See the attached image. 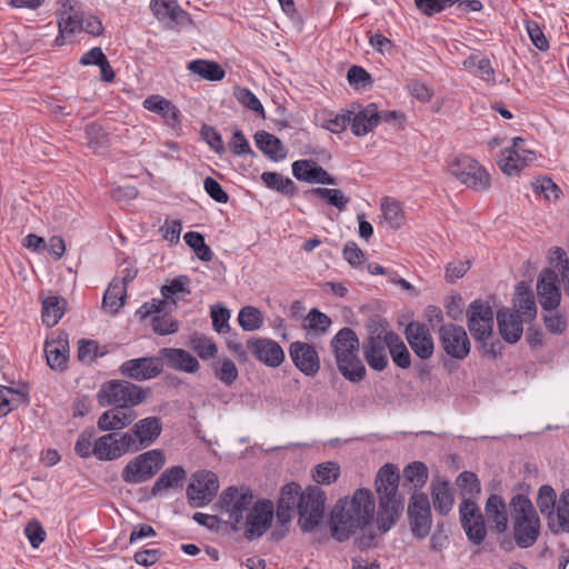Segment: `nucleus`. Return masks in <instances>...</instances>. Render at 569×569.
Wrapping results in <instances>:
<instances>
[{
    "label": "nucleus",
    "instance_id": "obj_1",
    "mask_svg": "<svg viewBox=\"0 0 569 569\" xmlns=\"http://www.w3.org/2000/svg\"><path fill=\"white\" fill-rule=\"evenodd\" d=\"M376 499L367 488H359L350 497L336 501L329 517V529L332 538L345 542L355 538L359 550L372 549L378 546L379 532L375 527Z\"/></svg>",
    "mask_w": 569,
    "mask_h": 569
},
{
    "label": "nucleus",
    "instance_id": "obj_2",
    "mask_svg": "<svg viewBox=\"0 0 569 569\" xmlns=\"http://www.w3.org/2000/svg\"><path fill=\"white\" fill-rule=\"evenodd\" d=\"M399 480L398 469L391 463L382 466L377 473L375 485L378 510L375 527L379 538L396 526L403 511V500L398 493Z\"/></svg>",
    "mask_w": 569,
    "mask_h": 569
},
{
    "label": "nucleus",
    "instance_id": "obj_3",
    "mask_svg": "<svg viewBox=\"0 0 569 569\" xmlns=\"http://www.w3.org/2000/svg\"><path fill=\"white\" fill-rule=\"evenodd\" d=\"M512 539H503L499 546L509 551L516 545L520 549L535 546L541 533V520L528 496L516 493L509 501Z\"/></svg>",
    "mask_w": 569,
    "mask_h": 569
},
{
    "label": "nucleus",
    "instance_id": "obj_4",
    "mask_svg": "<svg viewBox=\"0 0 569 569\" xmlns=\"http://www.w3.org/2000/svg\"><path fill=\"white\" fill-rule=\"evenodd\" d=\"M330 346L340 373L351 382L361 381L366 376V368L358 358L359 339L355 331L350 328L340 329Z\"/></svg>",
    "mask_w": 569,
    "mask_h": 569
},
{
    "label": "nucleus",
    "instance_id": "obj_5",
    "mask_svg": "<svg viewBox=\"0 0 569 569\" xmlns=\"http://www.w3.org/2000/svg\"><path fill=\"white\" fill-rule=\"evenodd\" d=\"M99 403L103 407L114 405L130 409L146 399L143 388L126 380H116L104 383L98 395Z\"/></svg>",
    "mask_w": 569,
    "mask_h": 569
},
{
    "label": "nucleus",
    "instance_id": "obj_6",
    "mask_svg": "<svg viewBox=\"0 0 569 569\" xmlns=\"http://www.w3.org/2000/svg\"><path fill=\"white\" fill-rule=\"evenodd\" d=\"M326 493L317 486H309L300 495L297 505L299 526L303 531H312L323 519Z\"/></svg>",
    "mask_w": 569,
    "mask_h": 569
},
{
    "label": "nucleus",
    "instance_id": "obj_7",
    "mask_svg": "<svg viewBox=\"0 0 569 569\" xmlns=\"http://www.w3.org/2000/svg\"><path fill=\"white\" fill-rule=\"evenodd\" d=\"M447 170L461 183L475 190H486L490 184V176L486 169L466 154L449 159Z\"/></svg>",
    "mask_w": 569,
    "mask_h": 569
},
{
    "label": "nucleus",
    "instance_id": "obj_8",
    "mask_svg": "<svg viewBox=\"0 0 569 569\" xmlns=\"http://www.w3.org/2000/svg\"><path fill=\"white\" fill-rule=\"evenodd\" d=\"M249 489L229 487L222 491L219 503L228 513V522L236 531L242 530V522L256 501Z\"/></svg>",
    "mask_w": 569,
    "mask_h": 569
},
{
    "label": "nucleus",
    "instance_id": "obj_9",
    "mask_svg": "<svg viewBox=\"0 0 569 569\" xmlns=\"http://www.w3.org/2000/svg\"><path fill=\"white\" fill-rule=\"evenodd\" d=\"M163 465L162 451L149 450L130 460L122 469L121 478L127 483H141L151 479Z\"/></svg>",
    "mask_w": 569,
    "mask_h": 569
},
{
    "label": "nucleus",
    "instance_id": "obj_10",
    "mask_svg": "<svg viewBox=\"0 0 569 569\" xmlns=\"http://www.w3.org/2000/svg\"><path fill=\"white\" fill-rule=\"evenodd\" d=\"M439 345L451 359L462 361L471 350V342L463 327L447 323L438 330Z\"/></svg>",
    "mask_w": 569,
    "mask_h": 569
},
{
    "label": "nucleus",
    "instance_id": "obj_11",
    "mask_svg": "<svg viewBox=\"0 0 569 569\" xmlns=\"http://www.w3.org/2000/svg\"><path fill=\"white\" fill-rule=\"evenodd\" d=\"M219 489L218 477L214 472L199 470L192 473L187 487V498L194 508H200L212 501Z\"/></svg>",
    "mask_w": 569,
    "mask_h": 569
},
{
    "label": "nucleus",
    "instance_id": "obj_12",
    "mask_svg": "<svg viewBox=\"0 0 569 569\" xmlns=\"http://www.w3.org/2000/svg\"><path fill=\"white\" fill-rule=\"evenodd\" d=\"M467 326L477 341H485L492 335L493 311L488 301L477 299L469 305Z\"/></svg>",
    "mask_w": 569,
    "mask_h": 569
},
{
    "label": "nucleus",
    "instance_id": "obj_13",
    "mask_svg": "<svg viewBox=\"0 0 569 569\" xmlns=\"http://www.w3.org/2000/svg\"><path fill=\"white\" fill-rule=\"evenodd\" d=\"M408 518L410 529L416 538L423 539L430 533L432 517L426 493L417 492L411 496L408 505Z\"/></svg>",
    "mask_w": 569,
    "mask_h": 569
},
{
    "label": "nucleus",
    "instance_id": "obj_14",
    "mask_svg": "<svg viewBox=\"0 0 569 569\" xmlns=\"http://www.w3.org/2000/svg\"><path fill=\"white\" fill-rule=\"evenodd\" d=\"M274 516V508L269 500H257L247 513L242 522L243 535L248 540H253L263 536L269 529Z\"/></svg>",
    "mask_w": 569,
    "mask_h": 569
},
{
    "label": "nucleus",
    "instance_id": "obj_15",
    "mask_svg": "<svg viewBox=\"0 0 569 569\" xmlns=\"http://www.w3.org/2000/svg\"><path fill=\"white\" fill-rule=\"evenodd\" d=\"M388 330L381 329L371 333L363 342V356L368 366L376 370L382 371L389 365L387 350L389 351Z\"/></svg>",
    "mask_w": 569,
    "mask_h": 569
},
{
    "label": "nucleus",
    "instance_id": "obj_16",
    "mask_svg": "<svg viewBox=\"0 0 569 569\" xmlns=\"http://www.w3.org/2000/svg\"><path fill=\"white\" fill-rule=\"evenodd\" d=\"M162 423L158 417H147L139 420L131 430L124 432L131 439L130 449L132 452L151 446L160 436Z\"/></svg>",
    "mask_w": 569,
    "mask_h": 569
},
{
    "label": "nucleus",
    "instance_id": "obj_17",
    "mask_svg": "<svg viewBox=\"0 0 569 569\" xmlns=\"http://www.w3.org/2000/svg\"><path fill=\"white\" fill-rule=\"evenodd\" d=\"M535 158V153L525 148L523 140L517 137L512 139V146L501 151L498 164L505 173L512 174L531 163Z\"/></svg>",
    "mask_w": 569,
    "mask_h": 569
},
{
    "label": "nucleus",
    "instance_id": "obj_18",
    "mask_svg": "<svg viewBox=\"0 0 569 569\" xmlns=\"http://www.w3.org/2000/svg\"><path fill=\"white\" fill-rule=\"evenodd\" d=\"M247 349L257 360L268 367L277 368L284 361V351L281 346L268 338H249Z\"/></svg>",
    "mask_w": 569,
    "mask_h": 569
},
{
    "label": "nucleus",
    "instance_id": "obj_19",
    "mask_svg": "<svg viewBox=\"0 0 569 569\" xmlns=\"http://www.w3.org/2000/svg\"><path fill=\"white\" fill-rule=\"evenodd\" d=\"M163 362L160 357L130 359L120 366V372L133 380L144 381L156 378L162 372Z\"/></svg>",
    "mask_w": 569,
    "mask_h": 569
},
{
    "label": "nucleus",
    "instance_id": "obj_20",
    "mask_svg": "<svg viewBox=\"0 0 569 569\" xmlns=\"http://www.w3.org/2000/svg\"><path fill=\"white\" fill-rule=\"evenodd\" d=\"M130 442V437L124 433L120 437L112 432L106 433L94 440V457L102 461L116 460L127 452H132Z\"/></svg>",
    "mask_w": 569,
    "mask_h": 569
},
{
    "label": "nucleus",
    "instance_id": "obj_21",
    "mask_svg": "<svg viewBox=\"0 0 569 569\" xmlns=\"http://www.w3.org/2000/svg\"><path fill=\"white\" fill-rule=\"evenodd\" d=\"M406 339L416 353L422 360L432 357L435 351V343L429 328L421 322H410L405 329Z\"/></svg>",
    "mask_w": 569,
    "mask_h": 569
},
{
    "label": "nucleus",
    "instance_id": "obj_22",
    "mask_svg": "<svg viewBox=\"0 0 569 569\" xmlns=\"http://www.w3.org/2000/svg\"><path fill=\"white\" fill-rule=\"evenodd\" d=\"M295 366L306 376H315L320 369V359L316 348L307 342L295 341L289 347Z\"/></svg>",
    "mask_w": 569,
    "mask_h": 569
},
{
    "label": "nucleus",
    "instance_id": "obj_23",
    "mask_svg": "<svg viewBox=\"0 0 569 569\" xmlns=\"http://www.w3.org/2000/svg\"><path fill=\"white\" fill-rule=\"evenodd\" d=\"M558 276L551 269H545L537 282V293L543 310H555L561 300L560 290L557 286Z\"/></svg>",
    "mask_w": 569,
    "mask_h": 569
},
{
    "label": "nucleus",
    "instance_id": "obj_24",
    "mask_svg": "<svg viewBox=\"0 0 569 569\" xmlns=\"http://www.w3.org/2000/svg\"><path fill=\"white\" fill-rule=\"evenodd\" d=\"M351 131L357 137H363L378 126V107L369 103L366 107L357 106L348 110Z\"/></svg>",
    "mask_w": 569,
    "mask_h": 569
},
{
    "label": "nucleus",
    "instance_id": "obj_25",
    "mask_svg": "<svg viewBox=\"0 0 569 569\" xmlns=\"http://www.w3.org/2000/svg\"><path fill=\"white\" fill-rule=\"evenodd\" d=\"M292 174L299 181L336 184V179L313 160L295 161L292 163Z\"/></svg>",
    "mask_w": 569,
    "mask_h": 569
},
{
    "label": "nucleus",
    "instance_id": "obj_26",
    "mask_svg": "<svg viewBox=\"0 0 569 569\" xmlns=\"http://www.w3.org/2000/svg\"><path fill=\"white\" fill-rule=\"evenodd\" d=\"M188 282H189V280L184 276H180V277L173 279L169 284H166L161 288V295L163 297V300L162 301L153 300L150 303H144L140 309V312H142L143 316H148V315H151V312H161L162 307L166 303H168L169 301L172 302L173 305H176L177 301H176L174 297L177 295L182 293V292H189L187 290Z\"/></svg>",
    "mask_w": 569,
    "mask_h": 569
},
{
    "label": "nucleus",
    "instance_id": "obj_27",
    "mask_svg": "<svg viewBox=\"0 0 569 569\" xmlns=\"http://www.w3.org/2000/svg\"><path fill=\"white\" fill-rule=\"evenodd\" d=\"M47 363L53 370H63L69 357V342L63 333L47 340L44 345Z\"/></svg>",
    "mask_w": 569,
    "mask_h": 569
},
{
    "label": "nucleus",
    "instance_id": "obj_28",
    "mask_svg": "<svg viewBox=\"0 0 569 569\" xmlns=\"http://www.w3.org/2000/svg\"><path fill=\"white\" fill-rule=\"evenodd\" d=\"M486 517L490 523V529L498 535H502L508 529V513L505 500L497 495H491L485 506Z\"/></svg>",
    "mask_w": 569,
    "mask_h": 569
},
{
    "label": "nucleus",
    "instance_id": "obj_29",
    "mask_svg": "<svg viewBox=\"0 0 569 569\" xmlns=\"http://www.w3.org/2000/svg\"><path fill=\"white\" fill-rule=\"evenodd\" d=\"M150 8L160 21L173 24H184L189 21L188 13L176 0H152Z\"/></svg>",
    "mask_w": 569,
    "mask_h": 569
},
{
    "label": "nucleus",
    "instance_id": "obj_30",
    "mask_svg": "<svg viewBox=\"0 0 569 569\" xmlns=\"http://www.w3.org/2000/svg\"><path fill=\"white\" fill-rule=\"evenodd\" d=\"M136 413L131 409L114 407L103 412L98 419V428L102 431L120 430L133 422Z\"/></svg>",
    "mask_w": 569,
    "mask_h": 569
},
{
    "label": "nucleus",
    "instance_id": "obj_31",
    "mask_svg": "<svg viewBox=\"0 0 569 569\" xmlns=\"http://www.w3.org/2000/svg\"><path fill=\"white\" fill-rule=\"evenodd\" d=\"M160 353L167 360L168 366L174 370L194 373L200 368L198 359L184 349L163 348Z\"/></svg>",
    "mask_w": 569,
    "mask_h": 569
},
{
    "label": "nucleus",
    "instance_id": "obj_32",
    "mask_svg": "<svg viewBox=\"0 0 569 569\" xmlns=\"http://www.w3.org/2000/svg\"><path fill=\"white\" fill-rule=\"evenodd\" d=\"M498 329L505 341L515 343L520 340L523 331V319L519 315L507 309L499 310L497 313Z\"/></svg>",
    "mask_w": 569,
    "mask_h": 569
},
{
    "label": "nucleus",
    "instance_id": "obj_33",
    "mask_svg": "<svg viewBox=\"0 0 569 569\" xmlns=\"http://www.w3.org/2000/svg\"><path fill=\"white\" fill-rule=\"evenodd\" d=\"M142 104L148 111L160 114L171 127H176L180 122L181 113L179 109L170 100L159 94L149 96Z\"/></svg>",
    "mask_w": 569,
    "mask_h": 569
},
{
    "label": "nucleus",
    "instance_id": "obj_34",
    "mask_svg": "<svg viewBox=\"0 0 569 569\" xmlns=\"http://www.w3.org/2000/svg\"><path fill=\"white\" fill-rule=\"evenodd\" d=\"M132 277L128 274L123 279H113L106 290L102 299V307L106 311L114 315L123 306L127 295V282Z\"/></svg>",
    "mask_w": 569,
    "mask_h": 569
},
{
    "label": "nucleus",
    "instance_id": "obj_35",
    "mask_svg": "<svg viewBox=\"0 0 569 569\" xmlns=\"http://www.w3.org/2000/svg\"><path fill=\"white\" fill-rule=\"evenodd\" d=\"M62 10L58 13V29L62 33L74 34L82 31V17H79L77 10L71 4V0H59Z\"/></svg>",
    "mask_w": 569,
    "mask_h": 569
},
{
    "label": "nucleus",
    "instance_id": "obj_36",
    "mask_svg": "<svg viewBox=\"0 0 569 569\" xmlns=\"http://www.w3.org/2000/svg\"><path fill=\"white\" fill-rule=\"evenodd\" d=\"M431 497L433 508L440 515H447L451 511L455 498L448 481L437 480L431 483Z\"/></svg>",
    "mask_w": 569,
    "mask_h": 569
},
{
    "label": "nucleus",
    "instance_id": "obj_37",
    "mask_svg": "<svg viewBox=\"0 0 569 569\" xmlns=\"http://www.w3.org/2000/svg\"><path fill=\"white\" fill-rule=\"evenodd\" d=\"M254 140L257 147L270 159L279 161L286 158L284 147L276 136L262 130L256 133Z\"/></svg>",
    "mask_w": 569,
    "mask_h": 569
},
{
    "label": "nucleus",
    "instance_id": "obj_38",
    "mask_svg": "<svg viewBox=\"0 0 569 569\" xmlns=\"http://www.w3.org/2000/svg\"><path fill=\"white\" fill-rule=\"evenodd\" d=\"M516 311L525 321L533 319L537 315V307L531 292L525 283H519L516 287V297L513 300Z\"/></svg>",
    "mask_w": 569,
    "mask_h": 569
},
{
    "label": "nucleus",
    "instance_id": "obj_39",
    "mask_svg": "<svg viewBox=\"0 0 569 569\" xmlns=\"http://www.w3.org/2000/svg\"><path fill=\"white\" fill-rule=\"evenodd\" d=\"M186 478V471L180 466H174L164 470L151 489L152 496H158L169 489H178L182 486Z\"/></svg>",
    "mask_w": 569,
    "mask_h": 569
},
{
    "label": "nucleus",
    "instance_id": "obj_40",
    "mask_svg": "<svg viewBox=\"0 0 569 569\" xmlns=\"http://www.w3.org/2000/svg\"><path fill=\"white\" fill-rule=\"evenodd\" d=\"M549 528L555 533H569V488L559 495L553 518L549 519Z\"/></svg>",
    "mask_w": 569,
    "mask_h": 569
},
{
    "label": "nucleus",
    "instance_id": "obj_41",
    "mask_svg": "<svg viewBox=\"0 0 569 569\" xmlns=\"http://www.w3.org/2000/svg\"><path fill=\"white\" fill-rule=\"evenodd\" d=\"M67 301L60 296H49L42 300V321L47 327H54L66 312Z\"/></svg>",
    "mask_w": 569,
    "mask_h": 569
},
{
    "label": "nucleus",
    "instance_id": "obj_42",
    "mask_svg": "<svg viewBox=\"0 0 569 569\" xmlns=\"http://www.w3.org/2000/svg\"><path fill=\"white\" fill-rule=\"evenodd\" d=\"M381 223L398 229L405 223V213L400 203L391 198L381 200Z\"/></svg>",
    "mask_w": 569,
    "mask_h": 569
},
{
    "label": "nucleus",
    "instance_id": "obj_43",
    "mask_svg": "<svg viewBox=\"0 0 569 569\" xmlns=\"http://www.w3.org/2000/svg\"><path fill=\"white\" fill-rule=\"evenodd\" d=\"M188 70L209 81H220L226 76L220 64L202 59L190 61L188 63Z\"/></svg>",
    "mask_w": 569,
    "mask_h": 569
},
{
    "label": "nucleus",
    "instance_id": "obj_44",
    "mask_svg": "<svg viewBox=\"0 0 569 569\" xmlns=\"http://www.w3.org/2000/svg\"><path fill=\"white\" fill-rule=\"evenodd\" d=\"M388 340L393 363L401 369H408L411 366V356L402 339L396 332L389 331Z\"/></svg>",
    "mask_w": 569,
    "mask_h": 569
},
{
    "label": "nucleus",
    "instance_id": "obj_45",
    "mask_svg": "<svg viewBox=\"0 0 569 569\" xmlns=\"http://www.w3.org/2000/svg\"><path fill=\"white\" fill-rule=\"evenodd\" d=\"M536 503L542 516L552 519L558 503L556 490L549 485H542L538 489Z\"/></svg>",
    "mask_w": 569,
    "mask_h": 569
},
{
    "label": "nucleus",
    "instance_id": "obj_46",
    "mask_svg": "<svg viewBox=\"0 0 569 569\" xmlns=\"http://www.w3.org/2000/svg\"><path fill=\"white\" fill-rule=\"evenodd\" d=\"M87 146L94 153H101L109 147V136L98 123L86 127Z\"/></svg>",
    "mask_w": 569,
    "mask_h": 569
},
{
    "label": "nucleus",
    "instance_id": "obj_47",
    "mask_svg": "<svg viewBox=\"0 0 569 569\" xmlns=\"http://www.w3.org/2000/svg\"><path fill=\"white\" fill-rule=\"evenodd\" d=\"M261 180L271 190H276L284 196H292L296 192L295 182L277 172H263Z\"/></svg>",
    "mask_w": 569,
    "mask_h": 569
},
{
    "label": "nucleus",
    "instance_id": "obj_48",
    "mask_svg": "<svg viewBox=\"0 0 569 569\" xmlns=\"http://www.w3.org/2000/svg\"><path fill=\"white\" fill-rule=\"evenodd\" d=\"M340 476V466L335 461H326L317 465L312 470V479L318 485L329 486Z\"/></svg>",
    "mask_w": 569,
    "mask_h": 569
},
{
    "label": "nucleus",
    "instance_id": "obj_49",
    "mask_svg": "<svg viewBox=\"0 0 569 569\" xmlns=\"http://www.w3.org/2000/svg\"><path fill=\"white\" fill-rule=\"evenodd\" d=\"M463 67L467 70L473 71L485 81H493L495 73L489 59L480 56H470L463 61Z\"/></svg>",
    "mask_w": 569,
    "mask_h": 569
},
{
    "label": "nucleus",
    "instance_id": "obj_50",
    "mask_svg": "<svg viewBox=\"0 0 569 569\" xmlns=\"http://www.w3.org/2000/svg\"><path fill=\"white\" fill-rule=\"evenodd\" d=\"M189 346L202 360L212 359L218 352V348L212 339L199 333L190 337Z\"/></svg>",
    "mask_w": 569,
    "mask_h": 569
},
{
    "label": "nucleus",
    "instance_id": "obj_51",
    "mask_svg": "<svg viewBox=\"0 0 569 569\" xmlns=\"http://www.w3.org/2000/svg\"><path fill=\"white\" fill-rule=\"evenodd\" d=\"M238 322L244 331H254L262 327L263 316L259 309L247 306L240 309Z\"/></svg>",
    "mask_w": 569,
    "mask_h": 569
},
{
    "label": "nucleus",
    "instance_id": "obj_52",
    "mask_svg": "<svg viewBox=\"0 0 569 569\" xmlns=\"http://www.w3.org/2000/svg\"><path fill=\"white\" fill-rule=\"evenodd\" d=\"M303 329L317 335L326 333L331 326V319L318 309H311L303 320Z\"/></svg>",
    "mask_w": 569,
    "mask_h": 569
},
{
    "label": "nucleus",
    "instance_id": "obj_53",
    "mask_svg": "<svg viewBox=\"0 0 569 569\" xmlns=\"http://www.w3.org/2000/svg\"><path fill=\"white\" fill-rule=\"evenodd\" d=\"M24 401V393L10 387L0 386V418L7 416L14 407Z\"/></svg>",
    "mask_w": 569,
    "mask_h": 569
},
{
    "label": "nucleus",
    "instance_id": "obj_54",
    "mask_svg": "<svg viewBox=\"0 0 569 569\" xmlns=\"http://www.w3.org/2000/svg\"><path fill=\"white\" fill-rule=\"evenodd\" d=\"M462 498H476L480 493V482L473 472L463 471L457 478Z\"/></svg>",
    "mask_w": 569,
    "mask_h": 569
},
{
    "label": "nucleus",
    "instance_id": "obj_55",
    "mask_svg": "<svg viewBox=\"0 0 569 569\" xmlns=\"http://www.w3.org/2000/svg\"><path fill=\"white\" fill-rule=\"evenodd\" d=\"M96 431L94 429H86L83 430L76 441L74 451L76 453L83 459H88L90 457H94V440H96Z\"/></svg>",
    "mask_w": 569,
    "mask_h": 569
},
{
    "label": "nucleus",
    "instance_id": "obj_56",
    "mask_svg": "<svg viewBox=\"0 0 569 569\" xmlns=\"http://www.w3.org/2000/svg\"><path fill=\"white\" fill-rule=\"evenodd\" d=\"M310 193L326 200L339 210H343L349 202V199L339 189L313 188Z\"/></svg>",
    "mask_w": 569,
    "mask_h": 569
},
{
    "label": "nucleus",
    "instance_id": "obj_57",
    "mask_svg": "<svg viewBox=\"0 0 569 569\" xmlns=\"http://www.w3.org/2000/svg\"><path fill=\"white\" fill-rule=\"evenodd\" d=\"M216 377L224 385H232L238 378V369L234 362L224 358L213 366Z\"/></svg>",
    "mask_w": 569,
    "mask_h": 569
},
{
    "label": "nucleus",
    "instance_id": "obj_58",
    "mask_svg": "<svg viewBox=\"0 0 569 569\" xmlns=\"http://www.w3.org/2000/svg\"><path fill=\"white\" fill-rule=\"evenodd\" d=\"M405 478L413 485L415 488L425 486L428 479V469L425 463L415 461L408 465L405 470Z\"/></svg>",
    "mask_w": 569,
    "mask_h": 569
},
{
    "label": "nucleus",
    "instance_id": "obj_59",
    "mask_svg": "<svg viewBox=\"0 0 569 569\" xmlns=\"http://www.w3.org/2000/svg\"><path fill=\"white\" fill-rule=\"evenodd\" d=\"M468 539L475 543L480 545L486 538V526L482 517L470 520V522L461 523Z\"/></svg>",
    "mask_w": 569,
    "mask_h": 569
},
{
    "label": "nucleus",
    "instance_id": "obj_60",
    "mask_svg": "<svg viewBox=\"0 0 569 569\" xmlns=\"http://www.w3.org/2000/svg\"><path fill=\"white\" fill-rule=\"evenodd\" d=\"M301 492V487L298 483H287L281 488L278 503L286 508H295L298 505Z\"/></svg>",
    "mask_w": 569,
    "mask_h": 569
},
{
    "label": "nucleus",
    "instance_id": "obj_61",
    "mask_svg": "<svg viewBox=\"0 0 569 569\" xmlns=\"http://www.w3.org/2000/svg\"><path fill=\"white\" fill-rule=\"evenodd\" d=\"M154 313L156 316L152 318V328L157 333L166 336L178 331L179 326L176 320L167 315H160L161 312Z\"/></svg>",
    "mask_w": 569,
    "mask_h": 569
},
{
    "label": "nucleus",
    "instance_id": "obj_62",
    "mask_svg": "<svg viewBox=\"0 0 569 569\" xmlns=\"http://www.w3.org/2000/svg\"><path fill=\"white\" fill-rule=\"evenodd\" d=\"M543 321L547 330L555 335H561L567 329V320L565 316L555 312V310H545Z\"/></svg>",
    "mask_w": 569,
    "mask_h": 569
},
{
    "label": "nucleus",
    "instance_id": "obj_63",
    "mask_svg": "<svg viewBox=\"0 0 569 569\" xmlns=\"http://www.w3.org/2000/svg\"><path fill=\"white\" fill-rule=\"evenodd\" d=\"M532 187L537 192L542 193L547 200L559 199L561 192L559 187L547 177L536 179V181L532 182Z\"/></svg>",
    "mask_w": 569,
    "mask_h": 569
},
{
    "label": "nucleus",
    "instance_id": "obj_64",
    "mask_svg": "<svg viewBox=\"0 0 569 569\" xmlns=\"http://www.w3.org/2000/svg\"><path fill=\"white\" fill-rule=\"evenodd\" d=\"M234 97L241 104H243L248 109L261 114L263 113V107L261 102L249 89L237 88L234 90Z\"/></svg>",
    "mask_w": 569,
    "mask_h": 569
}]
</instances>
